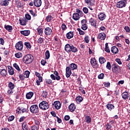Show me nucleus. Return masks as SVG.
Masks as SVG:
<instances>
[{"mask_svg": "<svg viewBox=\"0 0 130 130\" xmlns=\"http://www.w3.org/2000/svg\"><path fill=\"white\" fill-rule=\"evenodd\" d=\"M83 15L84 13H83V12L80 9H77L76 13L73 14L72 18L75 21H78V20H80V17H83Z\"/></svg>", "mask_w": 130, "mask_h": 130, "instance_id": "1", "label": "nucleus"}, {"mask_svg": "<svg viewBox=\"0 0 130 130\" xmlns=\"http://www.w3.org/2000/svg\"><path fill=\"white\" fill-rule=\"evenodd\" d=\"M23 59L25 63L29 64L34 60V57L31 54H27L23 57Z\"/></svg>", "mask_w": 130, "mask_h": 130, "instance_id": "2", "label": "nucleus"}, {"mask_svg": "<svg viewBox=\"0 0 130 130\" xmlns=\"http://www.w3.org/2000/svg\"><path fill=\"white\" fill-rule=\"evenodd\" d=\"M39 107L43 110H47L49 108V105L47 102L43 101L39 104Z\"/></svg>", "mask_w": 130, "mask_h": 130, "instance_id": "3", "label": "nucleus"}, {"mask_svg": "<svg viewBox=\"0 0 130 130\" xmlns=\"http://www.w3.org/2000/svg\"><path fill=\"white\" fill-rule=\"evenodd\" d=\"M30 111L31 113H38L39 112V108L37 105H33L30 107Z\"/></svg>", "mask_w": 130, "mask_h": 130, "instance_id": "4", "label": "nucleus"}, {"mask_svg": "<svg viewBox=\"0 0 130 130\" xmlns=\"http://www.w3.org/2000/svg\"><path fill=\"white\" fill-rule=\"evenodd\" d=\"M90 64L91 65V67H92V68H93L94 69H98V68H99L98 61L96 60V59H95V58H92L91 59Z\"/></svg>", "mask_w": 130, "mask_h": 130, "instance_id": "5", "label": "nucleus"}, {"mask_svg": "<svg viewBox=\"0 0 130 130\" xmlns=\"http://www.w3.org/2000/svg\"><path fill=\"white\" fill-rule=\"evenodd\" d=\"M44 33L47 36H50L52 34V29L50 27H46L45 28Z\"/></svg>", "mask_w": 130, "mask_h": 130, "instance_id": "6", "label": "nucleus"}, {"mask_svg": "<svg viewBox=\"0 0 130 130\" xmlns=\"http://www.w3.org/2000/svg\"><path fill=\"white\" fill-rule=\"evenodd\" d=\"M117 8H119V9H121L122 8L125 7L126 4L125 3L123 2V1H120L117 3Z\"/></svg>", "mask_w": 130, "mask_h": 130, "instance_id": "7", "label": "nucleus"}, {"mask_svg": "<svg viewBox=\"0 0 130 130\" xmlns=\"http://www.w3.org/2000/svg\"><path fill=\"white\" fill-rule=\"evenodd\" d=\"M60 105L59 101H55L53 104V108L58 110L60 108Z\"/></svg>", "mask_w": 130, "mask_h": 130, "instance_id": "8", "label": "nucleus"}, {"mask_svg": "<svg viewBox=\"0 0 130 130\" xmlns=\"http://www.w3.org/2000/svg\"><path fill=\"white\" fill-rule=\"evenodd\" d=\"M114 67L112 68L113 73H120V67L115 64L114 65Z\"/></svg>", "mask_w": 130, "mask_h": 130, "instance_id": "9", "label": "nucleus"}, {"mask_svg": "<svg viewBox=\"0 0 130 130\" xmlns=\"http://www.w3.org/2000/svg\"><path fill=\"white\" fill-rule=\"evenodd\" d=\"M10 2H11V0H2L1 6L3 7H8L10 4Z\"/></svg>", "mask_w": 130, "mask_h": 130, "instance_id": "10", "label": "nucleus"}, {"mask_svg": "<svg viewBox=\"0 0 130 130\" xmlns=\"http://www.w3.org/2000/svg\"><path fill=\"white\" fill-rule=\"evenodd\" d=\"M15 47L17 50H22L23 49V43L22 42H19L16 43Z\"/></svg>", "mask_w": 130, "mask_h": 130, "instance_id": "11", "label": "nucleus"}, {"mask_svg": "<svg viewBox=\"0 0 130 130\" xmlns=\"http://www.w3.org/2000/svg\"><path fill=\"white\" fill-rule=\"evenodd\" d=\"M42 4V1L41 0H34V5L35 7L39 8V7H41Z\"/></svg>", "mask_w": 130, "mask_h": 130, "instance_id": "12", "label": "nucleus"}, {"mask_svg": "<svg viewBox=\"0 0 130 130\" xmlns=\"http://www.w3.org/2000/svg\"><path fill=\"white\" fill-rule=\"evenodd\" d=\"M71 75H72V71L71 70V68L68 67L66 68V76L67 78H70V77H71Z\"/></svg>", "mask_w": 130, "mask_h": 130, "instance_id": "13", "label": "nucleus"}, {"mask_svg": "<svg viewBox=\"0 0 130 130\" xmlns=\"http://www.w3.org/2000/svg\"><path fill=\"white\" fill-rule=\"evenodd\" d=\"M89 23L90 25H91V26H93V27H96L97 21H96V20H95L94 18H91L89 19Z\"/></svg>", "mask_w": 130, "mask_h": 130, "instance_id": "14", "label": "nucleus"}, {"mask_svg": "<svg viewBox=\"0 0 130 130\" xmlns=\"http://www.w3.org/2000/svg\"><path fill=\"white\" fill-rule=\"evenodd\" d=\"M85 4L87 5H89L91 7H94L95 6V2L92 0H84Z\"/></svg>", "mask_w": 130, "mask_h": 130, "instance_id": "15", "label": "nucleus"}, {"mask_svg": "<svg viewBox=\"0 0 130 130\" xmlns=\"http://www.w3.org/2000/svg\"><path fill=\"white\" fill-rule=\"evenodd\" d=\"M69 109L71 112H74L76 110V105L74 104H71L69 106Z\"/></svg>", "mask_w": 130, "mask_h": 130, "instance_id": "16", "label": "nucleus"}, {"mask_svg": "<svg viewBox=\"0 0 130 130\" xmlns=\"http://www.w3.org/2000/svg\"><path fill=\"white\" fill-rule=\"evenodd\" d=\"M98 18L101 21H103V20H105V18H106V15L103 13H100L98 15Z\"/></svg>", "mask_w": 130, "mask_h": 130, "instance_id": "17", "label": "nucleus"}, {"mask_svg": "<svg viewBox=\"0 0 130 130\" xmlns=\"http://www.w3.org/2000/svg\"><path fill=\"white\" fill-rule=\"evenodd\" d=\"M98 38L100 40H105V38H106V35L104 33H100L99 34Z\"/></svg>", "mask_w": 130, "mask_h": 130, "instance_id": "18", "label": "nucleus"}, {"mask_svg": "<svg viewBox=\"0 0 130 130\" xmlns=\"http://www.w3.org/2000/svg\"><path fill=\"white\" fill-rule=\"evenodd\" d=\"M4 28L8 32H12L13 30V26L10 25H5Z\"/></svg>", "mask_w": 130, "mask_h": 130, "instance_id": "19", "label": "nucleus"}, {"mask_svg": "<svg viewBox=\"0 0 130 130\" xmlns=\"http://www.w3.org/2000/svg\"><path fill=\"white\" fill-rule=\"evenodd\" d=\"M111 52H112V53H114V54H116V53H118V48H117L115 46H113L111 48Z\"/></svg>", "mask_w": 130, "mask_h": 130, "instance_id": "20", "label": "nucleus"}, {"mask_svg": "<svg viewBox=\"0 0 130 130\" xmlns=\"http://www.w3.org/2000/svg\"><path fill=\"white\" fill-rule=\"evenodd\" d=\"M19 24L22 26L26 25V22H27V19L26 18H22L19 19Z\"/></svg>", "mask_w": 130, "mask_h": 130, "instance_id": "21", "label": "nucleus"}, {"mask_svg": "<svg viewBox=\"0 0 130 130\" xmlns=\"http://www.w3.org/2000/svg\"><path fill=\"white\" fill-rule=\"evenodd\" d=\"M66 37L68 39L73 38L74 37V32L70 31L69 32H68L66 35Z\"/></svg>", "mask_w": 130, "mask_h": 130, "instance_id": "22", "label": "nucleus"}, {"mask_svg": "<svg viewBox=\"0 0 130 130\" xmlns=\"http://www.w3.org/2000/svg\"><path fill=\"white\" fill-rule=\"evenodd\" d=\"M65 50L67 51V52H71L72 50V46H71L70 44H67L65 46Z\"/></svg>", "mask_w": 130, "mask_h": 130, "instance_id": "23", "label": "nucleus"}, {"mask_svg": "<svg viewBox=\"0 0 130 130\" xmlns=\"http://www.w3.org/2000/svg\"><path fill=\"white\" fill-rule=\"evenodd\" d=\"M106 107L107 109H108V110H110V111L112 110V109H114L115 108L114 105L111 104H107Z\"/></svg>", "mask_w": 130, "mask_h": 130, "instance_id": "24", "label": "nucleus"}, {"mask_svg": "<svg viewBox=\"0 0 130 130\" xmlns=\"http://www.w3.org/2000/svg\"><path fill=\"white\" fill-rule=\"evenodd\" d=\"M20 33L24 36H28L30 34V30H22L20 31Z\"/></svg>", "mask_w": 130, "mask_h": 130, "instance_id": "25", "label": "nucleus"}, {"mask_svg": "<svg viewBox=\"0 0 130 130\" xmlns=\"http://www.w3.org/2000/svg\"><path fill=\"white\" fill-rule=\"evenodd\" d=\"M122 98L124 100H126L128 98V93L127 92H124L122 93Z\"/></svg>", "mask_w": 130, "mask_h": 130, "instance_id": "26", "label": "nucleus"}, {"mask_svg": "<svg viewBox=\"0 0 130 130\" xmlns=\"http://www.w3.org/2000/svg\"><path fill=\"white\" fill-rule=\"evenodd\" d=\"M33 95H34V93L33 92H29L26 94V99H31L32 97H33Z\"/></svg>", "mask_w": 130, "mask_h": 130, "instance_id": "27", "label": "nucleus"}, {"mask_svg": "<svg viewBox=\"0 0 130 130\" xmlns=\"http://www.w3.org/2000/svg\"><path fill=\"white\" fill-rule=\"evenodd\" d=\"M35 75L36 76V77H37L38 78V80L40 81V82H42L43 81V78L42 77H41V75L40 74V73L36 72H35Z\"/></svg>", "mask_w": 130, "mask_h": 130, "instance_id": "28", "label": "nucleus"}, {"mask_svg": "<svg viewBox=\"0 0 130 130\" xmlns=\"http://www.w3.org/2000/svg\"><path fill=\"white\" fill-rule=\"evenodd\" d=\"M99 62L101 64H103V63H105L106 62V59L104 57H100L99 59Z\"/></svg>", "mask_w": 130, "mask_h": 130, "instance_id": "29", "label": "nucleus"}, {"mask_svg": "<svg viewBox=\"0 0 130 130\" xmlns=\"http://www.w3.org/2000/svg\"><path fill=\"white\" fill-rule=\"evenodd\" d=\"M37 30L39 35H40V36H42V34H43V29H42V28L38 27Z\"/></svg>", "mask_w": 130, "mask_h": 130, "instance_id": "30", "label": "nucleus"}, {"mask_svg": "<svg viewBox=\"0 0 130 130\" xmlns=\"http://www.w3.org/2000/svg\"><path fill=\"white\" fill-rule=\"evenodd\" d=\"M8 74V72H7V70L5 69L1 70V75L3 76V77H6L7 76V74Z\"/></svg>", "mask_w": 130, "mask_h": 130, "instance_id": "31", "label": "nucleus"}, {"mask_svg": "<svg viewBox=\"0 0 130 130\" xmlns=\"http://www.w3.org/2000/svg\"><path fill=\"white\" fill-rule=\"evenodd\" d=\"M44 42V39L40 37L37 41V43H38V44H42L43 43V42Z\"/></svg>", "mask_w": 130, "mask_h": 130, "instance_id": "32", "label": "nucleus"}, {"mask_svg": "<svg viewBox=\"0 0 130 130\" xmlns=\"http://www.w3.org/2000/svg\"><path fill=\"white\" fill-rule=\"evenodd\" d=\"M8 72H9V74L11 75H14V69H13V68H12V67H9Z\"/></svg>", "mask_w": 130, "mask_h": 130, "instance_id": "33", "label": "nucleus"}, {"mask_svg": "<svg viewBox=\"0 0 130 130\" xmlns=\"http://www.w3.org/2000/svg\"><path fill=\"white\" fill-rule=\"evenodd\" d=\"M76 100L77 103H81V102L83 101V98H82L81 96H77L76 99Z\"/></svg>", "mask_w": 130, "mask_h": 130, "instance_id": "34", "label": "nucleus"}, {"mask_svg": "<svg viewBox=\"0 0 130 130\" xmlns=\"http://www.w3.org/2000/svg\"><path fill=\"white\" fill-rule=\"evenodd\" d=\"M15 57H17V58H20V57H22L23 56V54L21 52H18L15 53Z\"/></svg>", "mask_w": 130, "mask_h": 130, "instance_id": "35", "label": "nucleus"}, {"mask_svg": "<svg viewBox=\"0 0 130 130\" xmlns=\"http://www.w3.org/2000/svg\"><path fill=\"white\" fill-rule=\"evenodd\" d=\"M70 68L71 69H72V70H77L78 66H77V64L72 63L71 65H70Z\"/></svg>", "mask_w": 130, "mask_h": 130, "instance_id": "36", "label": "nucleus"}, {"mask_svg": "<svg viewBox=\"0 0 130 130\" xmlns=\"http://www.w3.org/2000/svg\"><path fill=\"white\" fill-rule=\"evenodd\" d=\"M22 129L23 130H28V125H27V123H26V122L23 123Z\"/></svg>", "mask_w": 130, "mask_h": 130, "instance_id": "37", "label": "nucleus"}, {"mask_svg": "<svg viewBox=\"0 0 130 130\" xmlns=\"http://www.w3.org/2000/svg\"><path fill=\"white\" fill-rule=\"evenodd\" d=\"M29 76H30V72L28 71H25L23 75L24 78H29Z\"/></svg>", "mask_w": 130, "mask_h": 130, "instance_id": "38", "label": "nucleus"}, {"mask_svg": "<svg viewBox=\"0 0 130 130\" xmlns=\"http://www.w3.org/2000/svg\"><path fill=\"white\" fill-rule=\"evenodd\" d=\"M42 95L44 98H46L47 97V95H48V93L47 92V91L43 90L42 92Z\"/></svg>", "mask_w": 130, "mask_h": 130, "instance_id": "39", "label": "nucleus"}, {"mask_svg": "<svg viewBox=\"0 0 130 130\" xmlns=\"http://www.w3.org/2000/svg\"><path fill=\"white\" fill-rule=\"evenodd\" d=\"M24 45H25L27 49H31V44L29 42H25Z\"/></svg>", "mask_w": 130, "mask_h": 130, "instance_id": "40", "label": "nucleus"}, {"mask_svg": "<svg viewBox=\"0 0 130 130\" xmlns=\"http://www.w3.org/2000/svg\"><path fill=\"white\" fill-rule=\"evenodd\" d=\"M54 74L56 76V80H57V81H59V80H60V77L58 76V72H57V71H55L54 73Z\"/></svg>", "mask_w": 130, "mask_h": 130, "instance_id": "41", "label": "nucleus"}, {"mask_svg": "<svg viewBox=\"0 0 130 130\" xmlns=\"http://www.w3.org/2000/svg\"><path fill=\"white\" fill-rule=\"evenodd\" d=\"M13 67L17 70L18 72H20L21 71V69H20V67H19V65L16 63L13 64Z\"/></svg>", "mask_w": 130, "mask_h": 130, "instance_id": "42", "label": "nucleus"}, {"mask_svg": "<svg viewBox=\"0 0 130 130\" xmlns=\"http://www.w3.org/2000/svg\"><path fill=\"white\" fill-rule=\"evenodd\" d=\"M105 51H106V52H108V53L110 52V49H109V47H108V44L107 43H106L105 44Z\"/></svg>", "mask_w": 130, "mask_h": 130, "instance_id": "43", "label": "nucleus"}, {"mask_svg": "<svg viewBox=\"0 0 130 130\" xmlns=\"http://www.w3.org/2000/svg\"><path fill=\"white\" fill-rule=\"evenodd\" d=\"M45 56H46V59H48V58L50 57V53H49V50L46 51L45 53Z\"/></svg>", "mask_w": 130, "mask_h": 130, "instance_id": "44", "label": "nucleus"}, {"mask_svg": "<svg viewBox=\"0 0 130 130\" xmlns=\"http://www.w3.org/2000/svg\"><path fill=\"white\" fill-rule=\"evenodd\" d=\"M84 41L86 43H89L90 41V38L88 36H86L84 38Z\"/></svg>", "mask_w": 130, "mask_h": 130, "instance_id": "45", "label": "nucleus"}, {"mask_svg": "<svg viewBox=\"0 0 130 130\" xmlns=\"http://www.w3.org/2000/svg\"><path fill=\"white\" fill-rule=\"evenodd\" d=\"M71 51L72 52H77V51H78V49L74 46H71Z\"/></svg>", "mask_w": 130, "mask_h": 130, "instance_id": "46", "label": "nucleus"}, {"mask_svg": "<svg viewBox=\"0 0 130 130\" xmlns=\"http://www.w3.org/2000/svg\"><path fill=\"white\" fill-rule=\"evenodd\" d=\"M112 126H111V124H109V123H107L106 125V128L107 130H111Z\"/></svg>", "mask_w": 130, "mask_h": 130, "instance_id": "47", "label": "nucleus"}, {"mask_svg": "<svg viewBox=\"0 0 130 130\" xmlns=\"http://www.w3.org/2000/svg\"><path fill=\"white\" fill-rule=\"evenodd\" d=\"M9 87L10 89H13L15 88V84H14L12 82H10L9 83Z\"/></svg>", "mask_w": 130, "mask_h": 130, "instance_id": "48", "label": "nucleus"}, {"mask_svg": "<svg viewBox=\"0 0 130 130\" xmlns=\"http://www.w3.org/2000/svg\"><path fill=\"white\" fill-rule=\"evenodd\" d=\"M85 119L87 123H90V122H91V118L90 117L86 116L85 117Z\"/></svg>", "mask_w": 130, "mask_h": 130, "instance_id": "49", "label": "nucleus"}, {"mask_svg": "<svg viewBox=\"0 0 130 130\" xmlns=\"http://www.w3.org/2000/svg\"><path fill=\"white\" fill-rule=\"evenodd\" d=\"M77 30L79 32L80 35H85V31L82 30L80 28H77Z\"/></svg>", "mask_w": 130, "mask_h": 130, "instance_id": "50", "label": "nucleus"}, {"mask_svg": "<svg viewBox=\"0 0 130 130\" xmlns=\"http://www.w3.org/2000/svg\"><path fill=\"white\" fill-rule=\"evenodd\" d=\"M106 69L108 70H111V64L110 63V62H108L106 65Z\"/></svg>", "mask_w": 130, "mask_h": 130, "instance_id": "51", "label": "nucleus"}, {"mask_svg": "<svg viewBox=\"0 0 130 130\" xmlns=\"http://www.w3.org/2000/svg\"><path fill=\"white\" fill-rule=\"evenodd\" d=\"M45 82L47 84H48V85H50V84L52 83V80L49 79H45Z\"/></svg>", "mask_w": 130, "mask_h": 130, "instance_id": "52", "label": "nucleus"}, {"mask_svg": "<svg viewBox=\"0 0 130 130\" xmlns=\"http://www.w3.org/2000/svg\"><path fill=\"white\" fill-rule=\"evenodd\" d=\"M46 20L47 22H50V21H51V20H52V16H51V15H48L46 17Z\"/></svg>", "mask_w": 130, "mask_h": 130, "instance_id": "53", "label": "nucleus"}, {"mask_svg": "<svg viewBox=\"0 0 130 130\" xmlns=\"http://www.w3.org/2000/svg\"><path fill=\"white\" fill-rule=\"evenodd\" d=\"M83 11L84 14H88L89 13V10L87 7H84L83 8Z\"/></svg>", "mask_w": 130, "mask_h": 130, "instance_id": "54", "label": "nucleus"}, {"mask_svg": "<svg viewBox=\"0 0 130 130\" xmlns=\"http://www.w3.org/2000/svg\"><path fill=\"white\" fill-rule=\"evenodd\" d=\"M81 29H82V30H87L88 26H87L86 24H82Z\"/></svg>", "mask_w": 130, "mask_h": 130, "instance_id": "55", "label": "nucleus"}, {"mask_svg": "<svg viewBox=\"0 0 130 130\" xmlns=\"http://www.w3.org/2000/svg\"><path fill=\"white\" fill-rule=\"evenodd\" d=\"M29 12L31 14V15L33 16V17H36V16H37V15H36V13H35V12H34L33 10H29Z\"/></svg>", "mask_w": 130, "mask_h": 130, "instance_id": "56", "label": "nucleus"}, {"mask_svg": "<svg viewBox=\"0 0 130 130\" xmlns=\"http://www.w3.org/2000/svg\"><path fill=\"white\" fill-rule=\"evenodd\" d=\"M30 130H38V127L36 125H33L30 127Z\"/></svg>", "mask_w": 130, "mask_h": 130, "instance_id": "57", "label": "nucleus"}, {"mask_svg": "<svg viewBox=\"0 0 130 130\" xmlns=\"http://www.w3.org/2000/svg\"><path fill=\"white\" fill-rule=\"evenodd\" d=\"M25 18L26 20H31V16L29 14H25Z\"/></svg>", "mask_w": 130, "mask_h": 130, "instance_id": "58", "label": "nucleus"}, {"mask_svg": "<svg viewBox=\"0 0 130 130\" xmlns=\"http://www.w3.org/2000/svg\"><path fill=\"white\" fill-rule=\"evenodd\" d=\"M104 85L105 87H107V88H108L110 86V83H109V82H104Z\"/></svg>", "mask_w": 130, "mask_h": 130, "instance_id": "59", "label": "nucleus"}, {"mask_svg": "<svg viewBox=\"0 0 130 130\" xmlns=\"http://www.w3.org/2000/svg\"><path fill=\"white\" fill-rule=\"evenodd\" d=\"M13 119H15V116H11L8 118V121H12Z\"/></svg>", "mask_w": 130, "mask_h": 130, "instance_id": "60", "label": "nucleus"}, {"mask_svg": "<svg viewBox=\"0 0 130 130\" xmlns=\"http://www.w3.org/2000/svg\"><path fill=\"white\" fill-rule=\"evenodd\" d=\"M13 93L14 91H13L12 89H10L8 90V93L9 94V95H12V94H13Z\"/></svg>", "mask_w": 130, "mask_h": 130, "instance_id": "61", "label": "nucleus"}, {"mask_svg": "<svg viewBox=\"0 0 130 130\" xmlns=\"http://www.w3.org/2000/svg\"><path fill=\"white\" fill-rule=\"evenodd\" d=\"M115 61H116V62H117V63H118V64H121L122 63V62H121V61L120 60V59L119 58H116L115 59Z\"/></svg>", "mask_w": 130, "mask_h": 130, "instance_id": "62", "label": "nucleus"}, {"mask_svg": "<svg viewBox=\"0 0 130 130\" xmlns=\"http://www.w3.org/2000/svg\"><path fill=\"white\" fill-rule=\"evenodd\" d=\"M98 78L99 79H103V78H104V74L103 73H102L101 74H100L99 76H98Z\"/></svg>", "mask_w": 130, "mask_h": 130, "instance_id": "63", "label": "nucleus"}, {"mask_svg": "<svg viewBox=\"0 0 130 130\" xmlns=\"http://www.w3.org/2000/svg\"><path fill=\"white\" fill-rule=\"evenodd\" d=\"M62 30H67V25L64 24H62L61 26Z\"/></svg>", "mask_w": 130, "mask_h": 130, "instance_id": "64", "label": "nucleus"}]
</instances>
